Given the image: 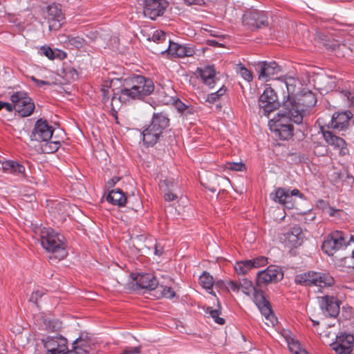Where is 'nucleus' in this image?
<instances>
[{"label": "nucleus", "mask_w": 354, "mask_h": 354, "mask_svg": "<svg viewBox=\"0 0 354 354\" xmlns=\"http://www.w3.org/2000/svg\"><path fill=\"white\" fill-rule=\"evenodd\" d=\"M66 38L68 44L76 48H82L86 43V40L80 36L68 35Z\"/></svg>", "instance_id": "58836bf2"}, {"label": "nucleus", "mask_w": 354, "mask_h": 354, "mask_svg": "<svg viewBox=\"0 0 354 354\" xmlns=\"http://www.w3.org/2000/svg\"><path fill=\"white\" fill-rule=\"evenodd\" d=\"M226 92V88L223 86L217 91L208 94L207 97H204L205 102L209 104H214L216 102L221 96H223Z\"/></svg>", "instance_id": "f704fd0d"}, {"label": "nucleus", "mask_w": 354, "mask_h": 354, "mask_svg": "<svg viewBox=\"0 0 354 354\" xmlns=\"http://www.w3.org/2000/svg\"><path fill=\"white\" fill-rule=\"evenodd\" d=\"M199 282L203 288L210 290L212 289L214 281L213 277L209 273L204 272L199 278Z\"/></svg>", "instance_id": "ea45409f"}, {"label": "nucleus", "mask_w": 354, "mask_h": 354, "mask_svg": "<svg viewBox=\"0 0 354 354\" xmlns=\"http://www.w3.org/2000/svg\"><path fill=\"white\" fill-rule=\"evenodd\" d=\"M342 97L344 99L347 100V104L349 106H351L354 103V93L348 91V90H344L341 92Z\"/></svg>", "instance_id": "de8ad7c7"}, {"label": "nucleus", "mask_w": 354, "mask_h": 354, "mask_svg": "<svg viewBox=\"0 0 354 354\" xmlns=\"http://www.w3.org/2000/svg\"><path fill=\"white\" fill-rule=\"evenodd\" d=\"M257 307L259 308L262 315L265 317L266 319L269 321L272 326H274V324L277 322V320L272 313L270 304L266 301L259 304Z\"/></svg>", "instance_id": "7c9ffc66"}, {"label": "nucleus", "mask_w": 354, "mask_h": 354, "mask_svg": "<svg viewBox=\"0 0 354 354\" xmlns=\"http://www.w3.org/2000/svg\"><path fill=\"white\" fill-rule=\"evenodd\" d=\"M11 102L15 104V111L21 117L30 116L35 106L32 100L24 91H17L10 96Z\"/></svg>", "instance_id": "6e6552de"}, {"label": "nucleus", "mask_w": 354, "mask_h": 354, "mask_svg": "<svg viewBox=\"0 0 354 354\" xmlns=\"http://www.w3.org/2000/svg\"><path fill=\"white\" fill-rule=\"evenodd\" d=\"M256 288L253 286L252 281L247 279H243L240 281V290L246 295L250 296L252 292L254 291Z\"/></svg>", "instance_id": "a19ab883"}, {"label": "nucleus", "mask_w": 354, "mask_h": 354, "mask_svg": "<svg viewBox=\"0 0 354 354\" xmlns=\"http://www.w3.org/2000/svg\"><path fill=\"white\" fill-rule=\"evenodd\" d=\"M174 106L180 113L185 115L186 116L188 115H192L194 112L193 107L186 105L180 100H177L175 102Z\"/></svg>", "instance_id": "e433bc0d"}, {"label": "nucleus", "mask_w": 354, "mask_h": 354, "mask_svg": "<svg viewBox=\"0 0 354 354\" xmlns=\"http://www.w3.org/2000/svg\"><path fill=\"white\" fill-rule=\"evenodd\" d=\"M290 194H291V196L292 197L297 196V197H299L300 198H304V195L297 189H292V190L290 189Z\"/></svg>", "instance_id": "680f3d73"}, {"label": "nucleus", "mask_w": 354, "mask_h": 354, "mask_svg": "<svg viewBox=\"0 0 354 354\" xmlns=\"http://www.w3.org/2000/svg\"><path fill=\"white\" fill-rule=\"evenodd\" d=\"M250 261L252 262V269L264 266L268 263V259L265 257H259Z\"/></svg>", "instance_id": "a18cd8bd"}, {"label": "nucleus", "mask_w": 354, "mask_h": 354, "mask_svg": "<svg viewBox=\"0 0 354 354\" xmlns=\"http://www.w3.org/2000/svg\"><path fill=\"white\" fill-rule=\"evenodd\" d=\"M140 352V346L126 347L122 354H138Z\"/></svg>", "instance_id": "3c124183"}, {"label": "nucleus", "mask_w": 354, "mask_h": 354, "mask_svg": "<svg viewBox=\"0 0 354 354\" xmlns=\"http://www.w3.org/2000/svg\"><path fill=\"white\" fill-rule=\"evenodd\" d=\"M303 111L291 100H286L277 115L270 120L268 126L270 131L280 140L290 139L293 135L291 122L303 125Z\"/></svg>", "instance_id": "f257e3e1"}, {"label": "nucleus", "mask_w": 354, "mask_h": 354, "mask_svg": "<svg viewBox=\"0 0 354 354\" xmlns=\"http://www.w3.org/2000/svg\"><path fill=\"white\" fill-rule=\"evenodd\" d=\"M330 347L336 354H351L354 348V335L351 333L339 332Z\"/></svg>", "instance_id": "9d476101"}, {"label": "nucleus", "mask_w": 354, "mask_h": 354, "mask_svg": "<svg viewBox=\"0 0 354 354\" xmlns=\"http://www.w3.org/2000/svg\"><path fill=\"white\" fill-rule=\"evenodd\" d=\"M256 71L259 73V79L268 81L274 78V75L281 71L280 66L275 62H261L255 66Z\"/></svg>", "instance_id": "6ab92c4d"}, {"label": "nucleus", "mask_w": 354, "mask_h": 354, "mask_svg": "<svg viewBox=\"0 0 354 354\" xmlns=\"http://www.w3.org/2000/svg\"><path fill=\"white\" fill-rule=\"evenodd\" d=\"M84 35L91 40H95L97 38L98 33L97 30H92L84 33Z\"/></svg>", "instance_id": "13d9d810"}, {"label": "nucleus", "mask_w": 354, "mask_h": 354, "mask_svg": "<svg viewBox=\"0 0 354 354\" xmlns=\"http://www.w3.org/2000/svg\"><path fill=\"white\" fill-rule=\"evenodd\" d=\"M235 69L237 73L239 74L245 81L248 82L252 81L253 76L252 72L245 68L243 64H237Z\"/></svg>", "instance_id": "4c0bfd02"}, {"label": "nucleus", "mask_w": 354, "mask_h": 354, "mask_svg": "<svg viewBox=\"0 0 354 354\" xmlns=\"http://www.w3.org/2000/svg\"><path fill=\"white\" fill-rule=\"evenodd\" d=\"M179 188L178 185L176 184L174 185H172V187L171 189L167 188V190H165L164 198L166 201H172L178 198V194Z\"/></svg>", "instance_id": "37998d69"}, {"label": "nucleus", "mask_w": 354, "mask_h": 354, "mask_svg": "<svg viewBox=\"0 0 354 354\" xmlns=\"http://www.w3.org/2000/svg\"><path fill=\"white\" fill-rule=\"evenodd\" d=\"M318 299L319 308L324 316L336 317L339 315L340 301L336 297L325 295Z\"/></svg>", "instance_id": "f3484780"}, {"label": "nucleus", "mask_w": 354, "mask_h": 354, "mask_svg": "<svg viewBox=\"0 0 354 354\" xmlns=\"http://www.w3.org/2000/svg\"><path fill=\"white\" fill-rule=\"evenodd\" d=\"M68 207V204L66 202H57L53 203L52 213L55 214V217L59 216H64Z\"/></svg>", "instance_id": "473e14b6"}, {"label": "nucleus", "mask_w": 354, "mask_h": 354, "mask_svg": "<svg viewBox=\"0 0 354 354\" xmlns=\"http://www.w3.org/2000/svg\"><path fill=\"white\" fill-rule=\"evenodd\" d=\"M228 288L234 292H239L240 290V283H238L236 281H230L228 283Z\"/></svg>", "instance_id": "4d7b16f0"}, {"label": "nucleus", "mask_w": 354, "mask_h": 354, "mask_svg": "<svg viewBox=\"0 0 354 354\" xmlns=\"http://www.w3.org/2000/svg\"><path fill=\"white\" fill-rule=\"evenodd\" d=\"M45 19L48 24V29L50 31L59 30L65 23V15L62 12L59 4L53 3L46 8Z\"/></svg>", "instance_id": "9b49d317"}, {"label": "nucleus", "mask_w": 354, "mask_h": 354, "mask_svg": "<svg viewBox=\"0 0 354 354\" xmlns=\"http://www.w3.org/2000/svg\"><path fill=\"white\" fill-rule=\"evenodd\" d=\"M349 236L350 234L342 231L331 232L322 243V251L328 256L333 255L337 251L348 246Z\"/></svg>", "instance_id": "0eeeda50"}, {"label": "nucleus", "mask_w": 354, "mask_h": 354, "mask_svg": "<svg viewBox=\"0 0 354 354\" xmlns=\"http://www.w3.org/2000/svg\"><path fill=\"white\" fill-rule=\"evenodd\" d=\"M89 350L88 342L80 337L73 342L72 349L68 351V354H88Z\"/></svg>", "instance_id": "c85d7f7f"}, {"label": "nucleus", "mask_w": 354, "mask_h": 354, "mask_svg": "<svg viewBox=\"0 0 354 354\" xmlns=\"http://www.w3.org/2000/svg\"><path fill=\"white\" fill-rule=\"evenodd\" d=\"M153 248H154L153 254L155 255L160 257L163 254L164 248L160 243L156 242L153 246Z\"/></svg>", "instance_id": "864d4df0"}, {"label": "nucleus", "mask_w": 354, "mask_h": 354, "mask_svg": "<svg viewBox=\"0 0 354 354\" xmlns=\"http://www.w3.org/2000/svg\"><path fill=\"white\" fill-rule=\"evenodd\" d=\"M189 5L199 4L203 0H184Z\"/></svg>", "instance_id": "0e129e2a"}, {"label": "nucleus", "mask_w": 354, "mask_h": 354, "mask_svg": "<svg viewBox=\"0 0 354 354\" xmlns=\"http://www.w3.org/2000/svg\"><path fill=\"white\" fill-rule=\"evenodd\" d=\"M158 53L165 54L171 57H191L195 53V48L191 44H180L169 41V44L165 48L160 49Z\"/></svg>", "instance_id": "f8f14e48"}, {"label": "nucleus", "mask_w": 354, "mask_h": 354, "mask_svg": "<svg viewBox=\"0 0 354 354\" xmlns=\"http://www.w3.org/2000/svg\"><path fill=\"white\" fill-rule=\"evenodd\" d=\"M352 118L353 114L350 111L336 112L333 113L328 127L334 131H344L348 129Z\"/></svg>", "instance_id": "a211bd4d"}, {"label": "nucleus", "mask_w": 354, "mask_h": 354, "mask_svg": "<svg viewBox=\"0 0 354 354\" xmlns=\"http://www.w3.org/2000/svg\"><path fill=\"white\" fill-rule=\"evenodd\" d=\"M295 281L297 284L304 286H317L324 288L333 285L334 280L331 276L328 274L308 271L295 276Z\"/></svg>", "instance_id": "423d86ee"}, {"label": "nucleus", "mask_w": 354, "mask_h": 354, "mask_svg": "<svg viewBox=\"0 0 354 354\" xmlns=\"http://www.w3.org/2000/svg\"><path fill=\"white\" fill-rule=\"evenodd\" d=\"M46 354H68L67 339L62 335L48 336L42 339Z\"/></svg>", "instance_id": "ddd939ff"}, {"label": "nucleus", "mask_w": 354, "mask_h": 354, "mask_svg": "<svg viewBox=\"0 0 354 354\" xmlns=\"http://www.w3.org/2000/svg\"><path fill=\"white\" fill-rule=\"evenodd\" d=\"M156 288H158V292H159L161 296L163 297L171 299L176 297V292L170 287L165 286H158Z\"/></svg>", "instance_id": "c03bdc74"}, {"label": "nucleus", "mask_w": 354, "mask_h": 354, "mask_svg": "<svg viewBox=\"0 0 354 354\" xmlns=\"http://www.w3.org/2000/svg\"><path fill=\"white\" fill-rule=\"evenodd\" d=\"M41 244L47 252L50 253L48 257L50 261L57 262L67 256L63 235L56 232L52 228L44 227L41 230Z\"/></svg>", "instance_id": "20e7f679"}, {"label": "nucleus", "mask_w": 354, "mask_h": 354, "mask_svg": "<svg viewBox=\"0 0 354 354\" xmlns=\"http://www.w3.org/2000/svg\"><path fill=\"white\" fill-rule=\"evenodd\" d=\"M106 201L113 205L124 207L127 203V198L122 190L117 188L109 192L106 196Z\"/></svg>", "instance_id": "393cba45"}, {"label": "nucleus", "mask_w": 354, "mask_h": 354, "mask_svg": "<svg viewBox=\"0 0 354 354\" xmlns=\"http://www.w3.org/2000/svg\"><path fill=\"white\" fill-rule=\"evenodd\" d=\"M270 198L287 209H291L294 207L295 201L293 197L290 194V189L278 188L274 193L270 194Z\"/></svg>", "instance_id": "412c9836"}, {"label": "nucleus", "mask_w": 354, "mask_h": 354, "mask_svg": "<svg viewBox=\"0 0 354 354\" xmlns=\"http://www.w3.org/2000/svg\"><path fill=\"white\" fill-rule=\"evenodd\" d=\"M315 214L311 210L304 214V220L306 223L311 222L315 219Z\"/></svg>", "instance_id": "6e6d98bb"}, {"label": "nucleus", "mask_w": 354, "mask_h": 354, "mask_svg": "<svg viewBox=\"0 0 354 354\" xmlns=\"http://www.w3.org/2000/svg\"><path fill=\"white\" fill-rule=\"evenodd\" d=\"M123 88L118 95L114 93L111 98V106L117 100L125 102L128 99L142 100L150 95L154 91L153 80L140 75H133L124 80Z\"/></svg>", "instance_id": "f03ea898"}, {"label": "nucleus", "mask_w": 354, "mask_h": 354, "mask_svg": "<svg viewBox=\"0 0 354 354\" xmlns=\"http://www.w3.org/2000/svg\"><path fill=\"white\" fill-rule=\"evenodd\" d=\"M2 169L5 173L20 175L24 173L25 167L19 162L8 160L1 162Z\"/></svg>", "instance_id": "a878e982"}, {"label": "nucleus", "mask_w": 354, "mask_h": 354, "mask_svg": "<svg viewBox=\"0 0 354 354\" xmlns=\"http://www.w3.org/2000/svg\"><path fill=\"white\" fill-rule=\"evenodd\" d=\"M347 183L348 184H353L354 183V178L352 176L347 174Z\"/></svg>", "instance_id": "774afa93"}, {"label": "nucleus", "mask_w": 354, "mask_h": 354, "mask_svg": "<svg viewBox=\"0 0 354 354\" xmlns=\"http://www.w3.org/2000/svg\"><path fill=\"white\" fill-rule=\"evenodd\" d=\"M348 241L349 243H348V245H350L352 243L354 244V235L350 234ZM352 257L354 259V250L352 252Z\"/></svg>", "instance_id": "69168bd1"}, {"label": "nucleus", "mask_w": 354, "mask_h": 354, "mask_svg": "<svg viewBox=\"0 0 354 354\" xmlns=\"http://www.w3.org/2000/svg\"><path fill=\"white\" fill-rule=\"evenodd\" d=\"M221 307L218 305V309H213L212 307L207 308V313L214 319V321L220 325H223L225 323V319L220 317L221 315Z\"/></svg>", "instance_id": "79ce46f5"}, {"label": "nucleus", "mask_w": 354, "mask_h": 354, "mask_svg": "<svg viewBox=\"0 0 354 354\" xmlns=\"http://www.w3.org/2000/svg\"><path fill=\"white\" fill-rule=\"evenodd\" d=\"M42 295H43V292L41 290H35L31 294L29 300H30V301L37 304L38 299L41 298L42 297Z\"/></svg>", "instance_id": "603ef678"}, {"label": "nucleus", "mask_w": 354, "mask_h": 354, "mask_svg": "<svg viewBox=\"0 0 354 354\" xmlns=\"http://www.w3.org/2000/svg\"><path fill=\"white\" fill-rule=\"evenodd\" d=\"M169 120L162 113H154L151 122L142 132L144 145L149 147L155 145L162 137L163 131L169 127Z\"/></svg>", "instance_id": "39448f33"}, {"label": "nucleus", "mask_w": 354, "mask_h": 354, "mask_svg": "<svg viewBox=\"0 0 354 354\" xmlns=\"http://www.w3.org/2000/svg\"><path fill=\"white\" fill-rule=\"evenodd\" d=\"M142 5L145 17L154 20L164 14L168 2L166 0H143Z\"/></svg>", "instance_id": "4468645a"}, {"label": "nucleus", "mask_w": 354, "mask_h": 354, "mask_svg": "<svg viewBox=\"0 0 354 354\" xmlns=\"http://www.w3.org/2000/svg\"><path fill=\"white\" fill-rule=\"evenodd\" d=\"M299 102H296V104L299 108L303 109L304 113V108L309 109L313 107L317 103V98L315 95L312 91H306L302 94L301 98L299 100Z\"/></svg>", "instance_id": "c756f323"}, {"label": "nucleus", "mask_w": 354, "mask_h": 354, "mask_svg": "<svg viewBox=\"0 0 354 354\" xmlns=\"http://www.w3.org/2000/svg\"><path fill=\"white\" fill-rule=\"evenodd\" d=\"M54 130V127L45 119L39 118L35 122L30 134V139L41 143L42 153H53L61 147L60 141L53 140Z\"/></svg>", "instance_id": "7ed1b4c3"}, {"label": "nucleus", "mask_w": 354, "mask_h": 354, "mask_svg": "<svg viewBox=\"0 0 354 354\" xmlns=\"http://www.w3.org/2000/svg\"><path fill=\"white\" fill-rule=\"evenodd\" d=\"M119 180L120 178L118 177H114L110 179L107 183L109 187L114 186Z\"/></svg>", "instance_id": "e2e57ef3"}, {"label": "nucleus", "mask_w": 354, "mask_h": 354, "mask_svg": "<svg viewBox=\"0 0 354 354\" xmlns=\"http://www.w3.org/2000/svg\"><path fill=\"white\" fill-rule=\"evenodd\" d=\"M207 44L209 46H216L218 45V42L217 41H216L215 39H209V40H207Z\"/></svg>", "instance_id": "338daca9"}, {"label": "nucleus", "mask_w": 354, "mask_h": 354, "mask_svg": "<svg viewBox=\"0 0 354 354\" xmlns=\"http://www.w3.org/2000/svg\"><path fill=\"white\" fill-rule=\"evenodd\" d=\"M242 22L247 28L254 30L268 26V17L264 11L248 10L242 17Z\"/></svg>", "instance_id": "1a4fd4ad"}, {"label": "nucleus", "mask_w": 354, "mask_h": 354, "mask_svg": "<svg viewBox=\"0 0 354 354\" xmlns=\"http://www.w3.org/2000/svg\"><path fill=\"white\" fill-rule=\"evenodd\" d=\"M323 136L326 142L335 148H339L342 151H344V146L346 145L345 140L333 133V130L331 131H323Z\"/></svg>", "instance_id": "cd10ccee"}, {"label": "nucleus", "mask_w": 354, "mask_h": 354, "mask_svg": "<svg viewBox=\"0 0 354 354\" xmlns=\"http://www.w3.org/2000/svg\"><path fill=\"white\" fill-rule=\"evenodd\" d=\"M279 105L277 96L270 86H266L259 99V106L264 115H269Z\"/></svg>", "instance_id": "2eb2a0df"}, {"label": "nucleus", "mask_w": 354, "mask_h": 354, "mask_svg": "<svg viewBox=\"0 0 354 354\" xmlns=\"http://www.w3.org/2000/svg\"><path fill=\"white\" fill-rule=\"evenodd\" d=\"M278 80L281 83V87L283 88L284 86L287 90L288 99L286 100H291L292 103L296 104L293 95L296 88L300 85L299 80L291 76L281 77Z\"/></svg>", "instance_id": "4be33fe9"}, {"label": "nucleus", "mask_w": 354, "mask_h": 354, "mask_svg": "<svg viewBox=\"0 0 354 354\" xmlns=\"http://www.w3.org/2000/svg\"><path fill=\"white\" fill-rule=\"evenodd\" d=\"M251 295L253 296V301L257 306H258L261 302L266 301L263 292L261 291L257 290V289H255L254 291L252 292Z\"/></svg>", "instance_id": "49530a36"}, {"label": "nucleus", "mask_w": 354, "mask_h": 354, "mask_svg": "<svg viewBox=\"0 0 354 354\" xmlns=\"http://www.w3.org/2000/svg\"><path fill=\"white\" fill-rule=\"evenodd\" d=\"M3 108H5L8 112H12V111H15V104L8 102H3Z\"/></svg>", "instance_id": "052dcab7"}, {"label": "nucleus", "mask_w": 354, "mask_h": 354, "mask_svg": "<svg viewBox=\"0 0 354 354\" xmlns=\"http://www.w3.org/2000/svg\"><path fill=\"white\" fill-rule=\"evenodd\" d=\"M42 327L48 332H56L62 327V323L57 319H44Z\"/></svg>", "instance_id": "2f4dec72"}, {"label": "nucleus", "mask_w": 354, "mask_h": 354, "mask_svg": "<svg viewBox=\"0 0 354 354\" xmlns=\"http://www.w3.org/2000/svg\"><path fill=\"white\" fill-rule=\"evenodd\" d=\"M32 81L35 84V85L38 87H42L44 85H50V82L45 80H40L36 78L34 76L31 77Z\"/></svg>", "instance_id": "5fc2aeb1"}, {"label": "nucleus", "mask_w": 354, "mask_h": 354, "mask_svg": "<svg viewBox=\"0 0 354 354\" xmlns=\"http://www.w3.org/2000/svg\"><path fill=\"white\" fill-rule=\"evenodd\" d=\"M197 71L203 81L209 88H213L216 84V71L213 66H205L198 68Z\"/></svg>", "instance_id": "5701e85b"}, {"label": "nucleus", "mask_w": 354, "mask_h": 354, "mask_svg": "<svg viewBox=\"0 0 354 354\" xmlns=\"http://www.w3.org/2000/svg\"><path fill=\"white\" fill-rule=\"evenodd\" d=\"M227 168L234 171H243L245 166L242 162H227Z\"/></svg>", "instance_id": "8fccbe9b"}, {"label": "nucleus", "mask_w": 354, "mask_h": 354, "mask_svg": "<svg viewBox=\"0 0 354 354\" xmlns=\"http://www.w3.org/2000/svg\"><path fill=\"white\" fill-rule=\"evenodd\" d=\"M252 262L250 260L236 262L234 270L239 274H245L252 269Z\"/></svg>", "instance_id": "72a5a7b5"}, {"label": "nucleus", "mask_w": 354, "mask_h": 354, "mask_svg": "<svg viewBox=\"0 0 354 354\" xmlns=\"http://www.w3.org/2000/svg\"><path fill=\"white\" fill-rule=\"evenodd\" d=\"M283 277V273L277 266H270L266 269L259 271L257 274V284L259 286L275 283Z\"/></svg>", "instance_id": "dca6fc26"}, {"label": "nucleus", "mask_w": 354, "mask_h": 354, "mask_svg": "<svg viewBox=\"0 0 354 354\" xmlns=\"http://www.w3.org/2000/svg\"><path fill=\"white\" fill-rule=\"evenodd\" d=\"M40 53L47 57L49 59H54L55 57L54 51L48 46H42L40 48Z\"/></svg>", "instance_id": "09e8293b"}, {"label": "nucleus", "mask_w": 354, "mask_h": 354, "mask_svg": "<svg viewBox=\"0 0 354 354\" xmlns=\"http://www.w3.org/2000/svg\"><path fill=\"white\" fill-rule=\"evenodd\" d=\"M136 284L142 289L153 290L158 286V281L151 273L138 274L136 278Z\"/></svg>", "instance_id": "b1692460"}, {"label": "nucleus", "mask_w": 354, "mask_h": 354, "mask_svg": "<svg viewBox=\"0 0 354 354\" xmlns=\"http://www.w3.org/2000/svg\"><path fill=\"white\" fill-rule=\"evenodd\" d=\"M102 100L104 102L109 100V87H103L101 89Z\"/></svg>", "instance_id": "bf43d9fd"}, {"label": "nucleus", "mask_w": 354, "mask_h": 354, "mask_svg": "<svg viewBox=\"0 0 354 354\" xmlns=\"http://www.w3.org/2000/svg\"><path fill=\"white\" fill-rule=\"evenodd\" d=\"M151 39L154 42L165 43V46L163 48H165L166 46H167L169 44V41H171L170 39L168 38L167 34L164 31L159 30L153 32V33L151 36Z\"/></svg>", "instance_id": "c9c22d12"}, {"label": "nucleus", "mask_w": 354, "mask_h": 354, "mask_svg": "<svg viewBox=\"0 0 354 354\" xmlns=\"http://www.w3.org/2000/svg\"><path fill=\"white\" fill-rule=\"evenodd\" d=\"M304 239V234L299 225H295L289 231L283 234V242L290 248H295L301 245Z\"/></svg>", "instance_id": "aec40b11"}, {"label": "nucleus", "mask_w": 354, "mask_h": 354, "mask_svg": "<svg viewBox=\"0 0 354 354\" xmlns=\"http://www.w3.org/2000/svg\"><path fill=\"white\" fill-rule=\"evenodd\" d=\"M288 348L293 354H308L306 351L301 348L299 342L290 331H285L284 335Z\"/></svg>", "instance_id": "bb28decb"}]
</instances>
